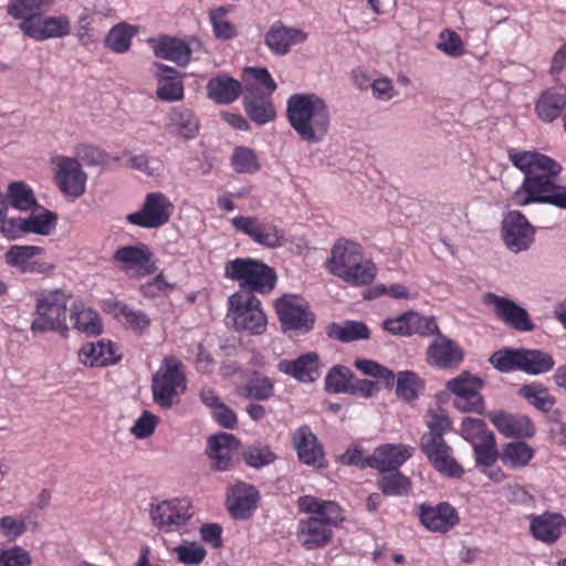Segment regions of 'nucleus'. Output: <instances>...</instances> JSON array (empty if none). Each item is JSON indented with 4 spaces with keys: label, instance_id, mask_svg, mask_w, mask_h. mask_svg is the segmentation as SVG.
<instances>
[{
    "label": "nucleus",
    "instance_id": "nucleus-1",
    "mask_svg": "<svg viewBox=\"0 0 566 566\" xmlns=\"http://www.w3.org/2000/svg\"><path fill=\"white\" fill-rule=\"evenodd\" d=\"M509 158L524 172L523 182L512 195L516 206L536 202L566 209V186L557 184L562 171L559 163L544 154L528 150L511 149Z\"/></svg>",
    "mask_w": 566,
    "mask_h": 566
},
{
    "label": "nucleus",
    "instance_id": "nucleus-2",
    "mask_svg": "<svg viewBox=\"0 0 566 566\" xmlns=\"http://www.w3.org/2000/svg\"><path fill=\"white\" fill-rule=\"evenodd\" d=\"M286 117L298 137L316 144L327 135L331 114L325 101L316 94L295 93L287 98Z\"/></svg>",
    "mask_w": 566,
    "mask_h": 566
},
{
    "label": "nucleus",
    "instance_id": "nucleus-3",
    "mask_svg": "<svg viewBox=\"0 0 566 566\" xmlns=\"http://www.w3.org/2000/svg\"><path fill=\"white\" fill-rule=\"evenodd\" d=\"M298 507L311 516L298 522L297 541L306 549L325 546L332 537V526L343 521L338 504L306 495L300 497Z\"/></svg>",
    "mask_w": 566,
    "mask_h": 566
},
{
    "label": "nucleus",
    "instance_id": "nucleus-4",
    "mask_svg": "<svg viewBox=\"0 0 566 566\" xmlns=\"http://www.w3.org/2000/svg\"><path fill=\"white\" fill-rule=\"evenodd\" d=\"M186 376L182 363L175 356H166L161 366L154 374L151 391L154 401L164 409H169L186 390Z\"/></svg>",
    "mask_w": 566,
    "mask_h": 566
},
{
    "label": "nucleus",
    "instance_id": "nucleus-5",
    "mask_svg": "<svg viewBox=\"0 0 566 566\" xmlns=\"http://www.w3.org/2000/svg\"><path fill=\"white\" fill-rule=\"evenodd\" d=\"M328 272L352 285H367L376 276V266L357 250H332L326 260Z\"/></svg>",
    "mask_w": 566,
    "mask_h": 566
},
{
    "label": "nucleus",
    "instance_id": "nucleus-6",
    "mask_svg": "<svg viewBox=\"0 0 566 566\" xmlns=\"http://www.w3.org/2000/svg\"><path fill=\"white\" fill-rule=\"evenodd\" d=\"M490 363L500 371L520 369L531 375L549 371L554 367L553 357L538 349L504 348L492 354Z\"/></svg>",
    "mask_w": 566,
    "mask_h": 566
},
{
    "label": "nucleus",
    "instance_id": "nucleus-7",
    "mask_svg": "<svg viewBox=\"0 0 566 566\" xmlns=\"http://www.w3.org/2000/svg\"><path fill=\"white\" fill-rule=\"evenodd\" d=\"M224 271L227 277L239 282L249 292L270 293L277 280L273 269L254 259L238 258L228 262Z\"/></svg>",
    "mask_w": 566,
    "mask_h": 566
},
{
    "label": "nucleus",
    "instance_id": "nucleus-8",
    "mask_svg": "<svg viewBox=\"0 0 566 566\" xmlns=\"http://www.w3.org/2000/svg\"><path fill=\"white\" fill-rule=\"evenodd\" d=\"M69 296L62 290H54L48 295L36 294L35 318L31 324L34 332L55 331L66 336V306Z\"/></svg>",
    "mask_w": 566,
    "mask_h": 566
},
{
    "label": "nucleus",
    "instance_id": "nucleus-9",
    "mask_svg": "<svg viewBox=\"0 0 566 566\" xmlns=\"http://www.w3.org/2000/svg\"><path fill=\"white\" fill-rule=\"evenodd\" d=\"M229 316L237 329L260 335L268 324L260 300L249 291L237 292L229 297Z\"/></svg>",
    "mask_w": 566,
    "mask_h": 566
},
{
    "label": "nucleus",
    "instance_id": "nucleus-10",
    "mask_svg": "<svg viewBox=\"0 0 566 566\" xmlns=\"http://www.w3.org/2000/svg\"><path fill=\"white\" fill-rule=\"evenodd\" d=\"M149 515L158 530L166 533H182L184 527L192 518L193 511L188 499L177 497L151 503Z\"/></svg>",
    "mask_w": 566,
    "mask_h": 566
},
{
    "label": "nucleus",
    "instance_id": "nucleus-11",
    "mask_svg": "<svg viewBox=\"0 0 566 566\" xmlns=\"http://www.w3.org/2000/svg\"><path fill=\"white\" fill-rule=\"evenodd\" d=\"M51 164L54 167V184L65 197L74 200L85 193L87 174L76 158L54 155L51 158Z\"/></svg>",
    "mask_w": 566,
    "mask_h": 566
},
{
    "label": "nucleus",
    "instance_id": "nucleus-12",
    "mask_svg": "<svg viewBox=\"0 0 566 566\" xmlns=\"http://www.w3.org/2000/svg\"><path fill=\"white\" fill-rule=\"evenodd\" d=\"M174 212V205L170 199L160 191L146 195L142 208L127 214L126 219L130 224L146 229H157L170 220Z\"/></svg>",
    "mask_w": 566,
    "mask_h": 566
},
{
    "label": "nucleus",
    "instance_id": "nucleus-13",
    "mask_svg": "<svg viewBox=\"0 0 566 566\" xmlns=\"http://www.w3.org/2000/svg\"><path fill=\"white\" fill-rule=\"evenodd\" d=\"M420 448L430 464L439 473L449 478H461L463 475L462 465L453 457V450L443 437L422 436Z\"/></svg>",
    "mask_w": 566,
    "mask_h": 566
},
{
    "label": "nucleus",
    "instance_id": "nucleus-14",
    "mask_svg": "<svg viewBox=\"0 0 566 566\" xmlns=\"http://www.w3.org/2000/svg\"><path fill=\"white\" fill-rule=\"evenodd\" d=\"M232 227L251 238L256 244L266 248H277L285 244L283 231L272 222L256 217L235 216L231 220Z\"/></svg>",
    "mask_w": 566,
    "mask_h": 566
},
{
    "label": "nucleus",
    "instance_id": "nucleus-15",
    "mask_svg": "<svg viewBox=\"0 0 566 566\" xmlns=\"http://www.w3.org/2000/svg\"><path fill=\"white\" fill-rule=\"evenodd\" d=\"M275 310L284 331L308 332L314 316L306 303L296 295H284L275 303Z\"/></svg>",
    "mask_w": 566,
    "mask_h": 566
},
{
    "label": "nucleus",
    "instance_id": "nucleus-16",
    "mask_svg": "<svg viewBox=\"0 0 566 566\" xmlns=\"http://www.w3.org/2000/svg\"><path fill=\"white\" fill-rule=\"evenodd\" d=\"M483 303L491 306L494 315L515 331L532 332L535 329L527 311L513 300L489 292L483 295Z\"/></svg>",
    "mask_w": 566,
    "mask_h": 566
},
{
    "label": "nucleus",
    "instance_id": "nucleus-17",
    "mask_svg": "<svg viewBox=\"0 0 566 566\" xmlns=\"http://www.w3.org/2000/svg\"><path fill=\"white\" fill-rule=\"evenodd\" d=\"M447 388L454 394L453 405L461 411L481 412L483 400L479 392L482 380L464 371L447 382Z\"/></svg>",
    "mask_w": 566,
    "mask_h": 566
},
{
    "label": "nucleus",
    "instance_id": "nucleus-18",
    "mask_svg": "<svg viewBox=\"0 0 566 566\" xmlns=\"http://www.w3.org/2000/svg\"><path fill=\"white\" fill-rule=\"evenodd\" d=\"M153 43L154 53L157 57L171 61L179 66L188 65L192 53L201 50V42L196 38L186 40L164 35L154 40Z\"/></svg>",
    "mask_w": 566,
    "mask_h": 566
},
{
    "label": "nucleus",
    "instance_id": "nucleus-19",
    "mask_svg": "<svg viewBox=\"0 0 566 566\" xmlns=\"http://www.w3.org/2000/svg\"><path fill=\"white\" fill-rule=\"evenodd\" d=\"M22 33L35 41L64 38L71 33V21L66 15H40L36 21L20 22Z\"/></svg>",
    "mask_w": 566,
    "mask_h": 566
},
{
    "label": "nucleus",
    "instance_id": "nucleus-20",
    "mask_svg": "<svg viewBox=\"0 0 566 566\" xmlns=\"http://www.w3.org/2000/svg\"><path fill=\"white\" fill-rule=\"evenodd\" d=\"M415 449L406 444H384L376 448L364 465L376 469L381 473L399 471V468L412 457Z\"/></svg>",
    "mask_w": 566,
    "mask_h": 566
},
{
    "label": "nucleus",
    "instance_id": "nucleus-21",
    "mask_svg": "<svg viewBox=\"0 0 566 566\" xmlns=\"http://www.w3.org/2000/svg\"><path fill=\"white\" fill-rule=\"evenodd\" d=\"M462 360V348L442 334H438L427 349V363L430 366L451 369L458 367Z\"/></svg>",
    "mask_w": 566,
    "mask_h": 566
},
{
    "label": "nucleus",
    "instance_id": "nucleus-22",
    "mask_svg": "<svg viewBox=\"0 0 566 566\" xmlns=\"http://www.w3.org/2000/svg\"><path fill=\"white\" fill-rule=\"evenodd\" d=\"M419 518L427 530L438 533L449 532L459 522L455 509L447 502L433 506L421 504L419 506Z\"/></svg>",
    "mask_w": 566,
    "mask_h": 566
},
{
    "label": "nucleus",
    "instance_id": "nucleus-23",
    "mask_svg": "<svg viewBox=\"0 0 566 566\" xmlns=\"http://www.w3.org/2000/svg\"><path fill=\"white\" fill-rule=\"evenodd\" d=\"M502 230L509 248H528L534 241L535 228L520 211H510L505 216Z\"/></svg>",
    "mask_w": 566,
    "mask_h": 566
},
{
    "label": "nucleus",
    "instance_id": "nucleus-24",
    "mask_svg": "<svg viewBox=\"0 0 566 566\" xmlns=\"http://www.w3.org/2000/svg\"><path fill=\"white\" fill-rule=\"evenodd\" d=\"M259 502L258 490L249 483L238 482L230 488L227 505L235 520H247L255 511Z\"/></svg>",
    "mask_w": 566,
    "mask_h": 566
},
{
    "label": "nucleus",
    "instance_id": "nucleus-25",
    "mask_svg": "<svg viewBox=\"0 0 566 566\" xmlns=\"http://www.w3.org/2000/svg\"><path fill=\"white\" fill-rule=\"evenodd\" d=\"M307 33L297 28L285 27L281 21L274 22L265 33L264 42L276 55H285L293 45L305 42Z\"/></svg>",
    "mask_w": 566,
    "mask_h": 566
},
{
    "label": "nucleus",
    "instance_id": "nucleus-26",
    "mask_svg": "<svg viewBox=\"0 0 566 566\" xmlns=\"http://www.w3.org/2000/svg\"><path fill=\"white\" fill-rule=\"evenodd\" d=\"M239 440L231 433H219L209 438L208 455L211 467L217 471H229L233 468V455L239 448Z\"/></svg>",
    "mask_w": 566,
    "mask_h": 566
},
{
    "label": "nucleus",
    "instance_id": "nucleus-27",
    "mask_svg": "<svg viewBox=\"0 0 566 566\" xmlns=\"http://www.w3.org/2000/svg\"><path fill=\"white\" fill-rule=\"evenodd\" d=\"M281 373L294 377L301 382H313L321 376L322 363L319 356L310 352L296 359H283L277 364Z\"/></svg>",
    "mask_w": 566,
    "mask_h": 566
},
{
    "label": "nucleus",
    "instance_id": "nucleus-28",
    "mask_svg": "<svg viewBox=\"0 0 566 566\" xmlns=\"http://www.w3.org/2000/svg\"><path fill=\"white\" fill-rule=\"evenodd\" d=\"M114 260L129 276H146L157 270L156 260L148 250H116Z\"/></svg>",
    "mask_w": 566,
    "mask_h": 566
},
{
    "label": "nucleus",
    "instance_id": "nucleus-29",
    "mask_svg": "<svg viewBox=\"0 0 566 566\" xmlns=\"http://www.w3.org/2000/svg\"><path fill=\"white\" fill-rule=\"evenodd\" d=\"M566 107V85L544 90L535 102V114L544 123L558 118Z\"/></svg>",
    "mask_w": 566,
    "mask_h": 566
},
{
    "label": "nucleus",
    "instance_id": "nucleus-30",
    "mask_svg": "<svg viewBox=\"0 0 566 566\" xmlns=\"http://www.w3.org/2000/svg\"><path fill=\"white\" fill-rule=\"evenodd\" d=\"M490 420L505 437L532 438L535 428L531 419L523 415H512L505 411L491 412Z\"/></svg>",
    "mask_w": 566,
    "mask_h": 566
},
{
    "label": "nucleus",
    "instance_id": "nucleus-31",
    "mask_svg": "<svg viewBox=\"0 0 566 566\" xmlns=\"http://www.w3.org/2000/svg\"><path fill=\"white\" fill-rule=\"evenodd\" d=\"M530 531L539 542L545 544L555 543L562 535V528L565 526V518L558 513H544L532 515Z\"/></svg>",
    "mask_w": 566,
    "mask_h": 566
},
{
    "label": "nucleus",
    "instance_id": "nucleus-32",
    "mask_svg": "<svg viewBox=\"0 0 566 566\" xmlns=\"http://www.w3.org/2000/svg\"><path fill=\"white\" fill-rule=\"evenodd\" d=\"M42 250H8L6 261L21 273H50L54 265L41 256Z\"/></svg>",
    "mask_w": 566,
    "mask_h": 566
},
{
    "label": "nucleus",
    "instance_id": "nucleus-33",
    "mask_svg": "<svg viewBox=\"0 0 566 566\" xmlns=\"http://www.w3.org/2000/svg\"><path fill=\"white\" fill-rule=\"evenodd\" d=\"M159 71L156 96L164 102H179L185 96V86L179 72L168 65L156 64Z\"/></svg>",
    "mask_w": 566,
    "mask_h": 566
},
{
    "label": "nucleus",
    "instance_id": "nucleus-34",
    "mask_svg": "<svg viewBox=\"0 0 566 566\" xmlns=\"http://www.w3.org/2000/svg\"><path fill=\"white\" fill-rule=\"evenodd\" d=\"M207 96L219 105H229L242 93V83L228 74L211 77L206 86Z\"/></svg>",
    "mask_w": 566,
    "mask_h": 566
},
{
    "label": "nucleus",
    "instance_id": "nucleus-35",
    "mask_svg": "<svg viewBox=\"0 0 566 566\" xmlns=\"http://www.w3.org/2000/svg\"><path fill=\"white\" fill-rule=\"evenodd\" d=\"M294 444L300 460L317 468L324 467V453L317 438L308 427H301L294 433Z\"/></svg>",
    "mask_w": 566,
    "mask_h": 566
},
{
    "label": "nucleus",
    "instance_id": "nucleus-36",
    "mask_svg": "<svg viewBox=\"0 0 566 566\" xmlns=\"http://www.w3.org/2000/svg\"><path fill=\"white\" fill-rule=\"evenodd\" d=\"M80 358L85 365L105 366L118 361L120 354L111 340L99 339L84 344L80 349Z\"/></svg>",
    "mask_w": 566,
    "mask_h": 566
},
{
    "label": "nucleus",
    "instance_id": "nucleus-37",
    "mask_svg": "<svg viewBox=\"0 0 566 566\" xmlns=\"http://www.w3.org/2000/svg\"><path fill=\"white\" fill-rule=\"evenodd\" d=\"M199 120L195 113L185 107H174L168 114L169 134L184 139H193L199 133Z\"/></svg>",
    "mask_w": 566,
    "mask_h": 566
},
{
    "label": "nucleus",
    "instance_id": "nucleus-38",
    "mask_svg": "<svg viewBox=\"0 0 566 566\" xmlns=\"http://www.w3.org/2000/svg\"><path fill=\"white\" fill-rule=\"evenodd\" d=\"M242 105L247 116L260 126L273 122L276 117L272 94H245Z\"/></svg>",
    "mask_w": 566,
    "mask_h": 566
},
{
    "label": "nucleus",
    "instance_id": "nucleus-39",
    "mask_svg": "<svg viewBox=\"0 0 566 566\" xmlns=\"http://www.w3.org/2000/svg\"><path fill=\"white\" fill-rule=\"evenodd\" d=\"M55 0H10L7 12L10 17L20 22L36 21L40 15L48 11Z\"/></svg>",
    "mask_w": 566,
    "mask_h": 566
},
{
    "label": "nucleus",
    "instance_id": "nucleus-40",
    "mask_svg": "<svg viewBox=\"0 0 566 566\" xmlns=\"http://www.w3.org/2000/svg\"><path fill=\"white\" fill-rule=\"evenodd\" d=\"M242 81L247 94H273L277 87L265 67H245Z\"/></svg>",
    "mask_w": 566,
    "mask_h": 566
},
{
    "label": "nucleus",
    "instance_id": "nucleus-41",
    "mask_svg": "<svg viewBox=\"0 0 566 566\" xmlns=\"http://www.w3.org/2000/svg\"><path fill=\"white\" fill-rule=\"evenodd\" d=\"M4 199L7 207L10 206L17 210L34 211L38 208L32 188L23 181L10 182Z\"/></svg>",
    "mask_w": 566,
    "mask_h": 566
},
{
    "label": "nucleus",
    "instance_id": "nucleus-42",
    "mask_svg": "<svg viewBox=\"0 0 566 566\" xmlns=\"http://www.w3.org/2000/svg\"><path fill=\"white\" fill-rule=\"evenodd\" d=\"M327 336L342 343H350L358 339H368L369 328L363 322L346 321L343 324L332 323L326 328Z\"/></svg>",
    "mask_w": 566,
    "mask_h": 566
},
{
    "label": "nucleus",
    "instance_id": "nucleus-43",
    "mask_svg": "<svg viewBox=\"0 0 566 566\" xmlns=\"http://www.w3.org/2000/svg\"><path fill=\"white\" fill-rule=\"evenodd\" d=\"M71 322L74 327L87 335H97L102 332L98 314L83 304H74L71 310Z\"/></svg>",
    "mask_w": 566,
    "mask_h": 566
},
{
    "label": "nucleus",
    "instance_id": "nucleus-44",
    "mask_svg": "<svg viewBox=\"0 0 566 566\" xmlns=\"http://www.w3.org/2000/svg\"><path fill=\"white\" fill-rule=\"evenodd\" d=\"M534 457V450L522 441L507 443L501 454V461L505 467L513 469L525 467Z\"/></svg>",
    "mask_w": 566,
    "mask_h": 566
},
{
    "label": "nucleus",
    "instance_id": "nucleus-45",
    "mask_svg": "<svg viewBox=\"0 0 566 566\" xmlns=\"http://www.w3.org/2000/svg\"><path fill=\"white\" fill-rule=\"evenodd\" d=\"M518 395L543 412H548L555 405V398L548 394L547 388L539 384L522 386L518 389Z\"/></svg>",
    "mask_w": 566,
    "mask_h": 566
},
{
    "label": "nucleus",
    "instance_id": "nucleus-46",
    "mask_svg": "<svg viewBox=\"0 0 566 566\" xmlns=\"http://www.w3.org/2000/svg\"><path fill=\"white\" fill-rule=\"evenodd\" d=\"M377 484L387 496H403L411 488L410 480L399 471L382 473Z\"/></svg>",
    "mask_w": 566,
    "mask_h": 566
},
{
    "label": "nucleus",
    "instance_id": "nucleus-47",
    "mask_svg": "<svg viewBox=\"0 0 566 566\" xmlns=\"http://www.w3.org/2000/svg\"><path fill=\"white\" fill-rule=\"evenodd\" d=\"M134 35V27L127 23H118L109 30L105 38V45L113 52L125 53L129 50Z\"/></svg>",
    "mask_w": 566,
    "mask_h": 566
},
{
    "label": "nucleus",
    "instance_id": "nucleus-48",
    "mask_svg": "<svg viewBox=\"0 0 566 566\" xmlns=\"http://www.w3.org/2000/svg\"><path fill=\"white\" fill-rule=\"evenodd\" d=\"M56 213L43 209L42 212L24 219V229L28 232L49 235L56 227Z\"/></svg>",
    "mask_w": 566,
    "mask_h": 566
},
{
    "label": "nucleus",
    "instance_id": "nucleus-49",
    "mask_svg": "<svg viewBox=\"0 0 566 566\" xmlns=\"http://www.w3.org/2000/svg\"><path fill=\"white\" fill-rule=\"evenodd\" d=\"M353 379L349 368L336 365L327 374L325 378V389L329 392H348Z\"/></svg>",
    "mask_w": 566,
    "mask_h": 566
},
{
    "label": "nucleus",
    "instance_id": "nucleus-50",
    "mask_svg": "<svg viewBox=\"0 0 566 566\" xmlns=\"http://www.w3.org/2000/svg\"><path fill=\"white\" fill-rule=\"evenodd\" d=\"M244 461L252 468H263L273 463L276 459L269 446L254 443L245 448L242 453Z\"/></svg>",
    "mask_w": 566,
    "mask_h": 566
},
{
    "label": "nucleus",
    "instance_id": "nucleus-51",
    "mask_svg": "<svg viewBox=\"0 0 566 566\" xmlns=\"http://www.w3.org/2000/svg\"><path fill=\"white\" fill-rule=\"evenodd\" d=\"M75 158L87 166H103L109 161V155L101 147L92 144H78L74 147Z\"/></svg>",
    "mask_w": 566,
    "mask_h": 566
},
{
    "label": "nucleus",
    "instance_id": "nucleus-52",
    "mask_svg": "<svg viewBox=\"0 0 566 566\" xmlns=\"http://www.w3.org/2000/svg\"><path fill=\"white\" fill-rule=\"evenodd\" d=\"M475 461L479 465L491 467L497 459L495 449V438L493 433L484 436V438L472 444Z\"/></svg>",
    "mask_w": 566,
    "mask_h": 566
},
{
    "label": "nucleus",
    "instance_id": "nucleus-53",
    "mask_svg": "<svg viewBox=\"0 0 566 566\" xmlns=\"http://www.w3.org/2000/svg\"><path fill=\"white\" fill-rule=\"evenodd\" d=\"M232 166L240 174H253L260 168L255 153L247 147H237L234 149Z\"/></svg>",
    "mask_w": 566,
    "mask_h": 566
},
{
    "label": "nucleus",
    "instance_id": "nucleus-54",
    "mask_svg": "<svg viewBox=\"0 0 566 566\" xmlns=\"http://www.w3.org/2000/svg\"><path fill=\"white\" fill-rule=\"evenodd\" d=\"M174 552L177 554L178 562L192 565L200 564L207 555V552L202 546L196 542L188 541H185L182 544L176 546Z\"/></svg>",
    "mask_w": 566,
    "mask_h": 566
},
{
    "label": "nucleus",
    "instance_id": "nucleus-55",
    "mask_svg": "<svg viewBox=\"0 0 566 566\" xmlns=\"http://www.w3.org/2000/svg\"><path fill=\"white\" fill-rule=\"evenodd\" d=\"M410 335L431 336L441 334L432 316H422L417 312H409Z\"/></svg>",
    "mask_w": 566,
    "mask_h": 566
},
{
    "label": "nucleus",
    "instance_id": "nucleus-56",
    "mask_svg": "<svg viewBox=\"0 0 566 566\" xmlns=\"http://www.w3.org/2000/svg\"><path fill=\"white\" fill-rule=\"evenodd\" d=\"M419 388V378L412 371H401L397 376L396 395L410 401L417 397Z\"/></svg>",
    "mask_w": 566,
    "mask_h": 566
},
{
    "label": "nucleus",
    "instance_id": "nucleus-57",
    "mask_svg": "<svg viewBox=\"0 0 566 566\" xmlns=\"http://www.w3.org/2000/svg\"><path fill=\"white\" fill-rule=\"evenodd\" d=\"M92 13L88 9H84L77 18L75 32L78 42L84 46L94 44L97 41V34L94 28L92 27Z\"/></svg>",
    "mask_w": 566,
    "mask_h": 566
},
{
    "label": "nucleus",
    "instance_id": "nucleus-58",
    "mask_svg": "<svg viewBox=\"0 0 566 566\" xmlns=\"http://www.w3.org/2000/svg\"><path fill=\"white\" fill-rule=\"evenodd\" d=\"M274 394L273 380L268 377L251 379L247 387L244 397L255 400H268Z\"/></svg>",
    "mask_w": 566,
    "mask_h": 566
},
{
    "label": "nucleus",
    "instance_id": "nucleus-59",
    "mask_svg": "<svg viewBox=\"0 0 566 566\" xmlns=\"http://www.w3.org/2000/svg\"><path fill=\"white\" fill-rule=\"evenodd\" d=\"M490 433L492 432L486 429V424L481 419L467 417L462 421L461 434L471 444L476 443Z\"/></svg>",
    "mask_w": 566,
    "mask_h": 566
},
{
    "label": "nucleus",
    "instance_id": "nucleus-60",
    "mask_svg": "<svg viewBox=\"0 0 566 566\" xmlns=\"http://www.w3.org/2000/svg\"><path fill=\"white\" fill-rule=\"evenodd\" d=\"M32 558L28 551L20 546L0 548V566H31Z\"/></svg>",
    "mask_w": 566,
    "mask_h": 566
},
{
    "label": "nucleus",
    "instance_id": "nucleus-61",
    "mask_svg": "<svg viewBox=\"0 0 566 566\" xmlns=\"http://www.w3.org/2000/svg\"><path fill=\"white\" fill-rule=\"evenodd\" d=\"M427 427L429 431L423 436L444 438L451 430V421L443 411H431L428 415Z\"/></svg>",
    "mask_w": 566,
    "mask_h": 566
},
{
    "label": "nucleus",
    "instance_id": "nucleus-62",
    "mask_svg": "<svg viewBox=\"0 0 566 566\" xmlns=\"http://www.w3.org/2000/svg\"><path fill=\"white\" fill-rule=\"evenodd\" d=\"M119 314L123 317L124 323L136 332H143L149 326L150 319L142 311L134 310L127 305H122L119 307Z\"/></svg>",
    "mask_w": 566,
    "mask_h": 566
},
{
    "label": "nucleus",
    "instance_id": "nucleus-63",
    "mask_svg": "<svg viewBox=\"0 0 566 566\" xmlns=\"http://www.w3.org/2000/svg\"><path fill=\"white\" fill-rule=\"evenodd\" d=\"M210 20L217 38L228 40L235 35L234 27L226 19V11L222 8L212 11Z\"/></svg>",
    "mask_w": 566,
    "mask_h": 566
},
{
    "label": "nucleus",
    "instance_id": "nucleus-64",
    "mask_svg": "<svg viewBox=\"0 0 566 566\" xmlns=\"http://www.w3.org/2000/svg\"><path fill=\"white\" fill-rule=\"evenodd\" d=\"M159 419L150 411H144L143 415L135 421L132 427V433L138 439L150 437L158 423Z\"/></svg>",
    "mask_w": 566,
    "mask_h": 566
}]
</instances>
